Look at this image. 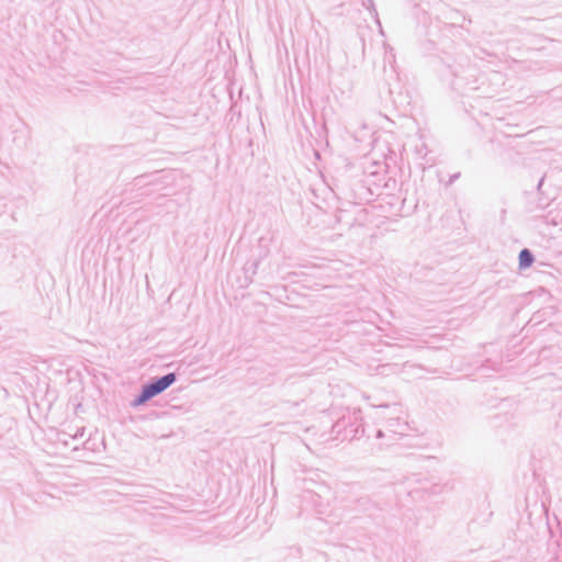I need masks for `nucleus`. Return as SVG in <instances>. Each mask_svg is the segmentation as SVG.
I'll list each match as a JSON object with an SVG mask.
<instances>
[{
  "mask_svg": "<svg viewBox=\"0 0 562 562\" xmlns=\"http://www.w3.org/2000/svg\"><path fill=\"white\" fill-rule=\"evenodd\" d=\"M176 380V376L173 373H169L155 383H151L149 385H146L142 392V394L136 400L135 404L140 405L151 398L153 396L159 394L164 390H166L171 383H173Z\"/></svg>",
  "mask_w": 562,
  "mask_h": 562,
  "instance_id": "1",
  "label": "nucleus"
},
{
  "mask_svg": "<svg viewBox=\"0 0 562 562\" xmlns=\"http://www.w3.org/2000/svg\"><path fill=\"white\" fill-rule=\"evenodd\" d=\"M533 262V257L528 249H522L519 254L520 268H528Z\"/></svg>",
  "mask_w": 562,
  "mask_h": 562,
  "instance_id": "2",
  "label": "nucleus"
}]
</instances>
